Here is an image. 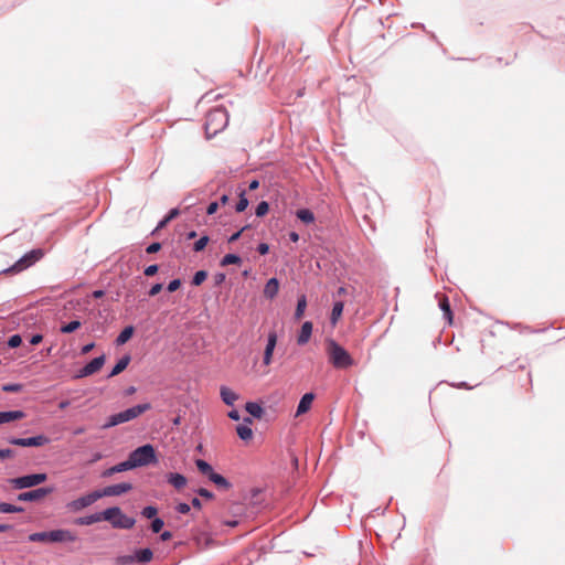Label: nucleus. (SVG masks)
Wrapping results in <instances>:
<instances>
[{"label": "nucleus", "instance_id": "nucleus-1", "mask_svg": "<svg viewBox=\"0 0 565 565\" xmlns=\"http://www.w3.org/2000/svg\"><path fill=\"white\" fill-rule=\"evenodd\" d=\"M327 353L329 362L335 369H348L354 364L350 353L332 339L327 342Z\"/></svg>", "mask_w": 565, "mask_h": 565}, {"label": "nucleus", "instance_id": "nucleus-2", "mask_svg": "<svg viewBox=\"0 0 565 565\" xmlns=\"http://www.w3.org/2000/svg\"><path fill=\"white\" fill-rule=\"evenodd\" d=\"M228 124V116L225 109L214 108L207 113L205 119V132L210 138L222 131Z\"/></svg>", "mask_w": 565, "mask_h": 565}, {"label": "nucleus", "instance_id": "nucleus-3", "mask_svg": "<svg viewBox=\"0 0 565 565\" xmlns=\"http://www.w3.org/2000/svg\"><path fill=\"white\" fill-rule=\"evenodd\" d=\"M128 460L132 469L154 463L157 462L156 450L150 444L140 446L130 452Z\"/></svg>", "mask_w": 565, "mask_h": 565}, {"label": "nucleus", "instance_id": "nucleus-4", "mask_svg": "<svg viewBox=\"0 0 565 565\" xmlns=\"http://www.w3.org/2000/svg\"><path fill=\"white\" fill-rule=\"evenodd\" d=\"M151 405L149 403H145L130 407L124 412L114 414L109 417L108 423L104 425V428H109L122 423L130 422L140 416L141 414H143L145 412L149 411Z\"/></svg>", "mask_w": 565, "mask_h": 565}, {"label": "nucleus", "instance_id": "nucleus-5", "mask_svg": "<svg viewBox=\"0 0 565 565\" xmlns=\"http://www.w3.org/2000/svg\"><path fill=\"white\" fill-rule=\"evenodd\" d=\"M104 512L109 513V519H104V521L110 522L113 527L115 529H126L129 530L135 525V519L127 516L122 513V511L118 507H113L104 510Z\"/></svg>", "mask_w": 565, "mask_h": 565}, {"label": "nucleus", "instance_id": "nucleus-6", "mask_svg": "<svg viewBox=\"0 0 565 565\" xmlns=\"http://www.w3.org/2000/svg\"><path fill=\"white\" fill-rule=\"evenodd\" d=\"M43 256L42 249H33L30 253L25 254L21 259H19L12 267L7 269V273H17L21 271L29 266L33 265L35 262L41 259Z\"/></svg>", "mask_w": 565, "mask_h": 565}, {"label": "nucleus", "instance_id": "nucleus-7", "mask_svg": "<svg viewBox=\"0 0 565 565\" xmlns=\"http://www.w3.org/2000/svg\"><path fill=\"white\" fill-rule=\"evenodd\" d=\"M99 499H102L100 492H99V490H96V491L87 493L83 497H79L76 500L68 502L67 508L71 511L77 512V511H81V510L92 505Z\"/></svg>", "mask_w": 565, "mask_h": 565}, {"label": "nucleus", "instance_id": "nucleus-8", "mask_svg": "<svg viewBox=\"0 0 565 565\" xmlns=\"http://www.w3.org/2000/svg\"><path fill=\"white\" fill-rule=\"evenodd\" d=\"M45 473L28 475L11 480V483L15 489H24L35 487L46 480Z\"/></svg>", "mask_w": 565, "mask_h": 565}, {"label": "nucleus", "instance_id": "nucleus-9", "mask_svg": "<svg viewBox=\"0 0 565 565\" xmlns=\"http://www.w3.org/2000/svg\"><path fill=\"white\" fill-rule=\"evenodd\" d=\"M50 439L44 435H39L29 438H11L9 443L11 445L20 446V447H41L46 445Z\"/></svg>", "mask_w": 565, "mask_h": 565}, {"label": "nucleus", "instance_id": "nucleus-10", "mask_svg": "<svg viewBox=\"0 0 565 565\" xmlns=\"http://www.w3.org/2000/svg\"><path fill=\"white\" fill-rule=\"evenodd\" d=\"M132 489V484L129 482H121L117 484L107 486L99 490L102 498L104 497H118L129 492Z\"/></svg>", "mask_w": 565, "mask_h": 565}, {"label": "nucleus", "instance_id": "nucleus-11", "mask_svg": "<svg viewBox=\"0 0 565 565\" xmlns=\"http://www.w3.org/2000/svg\"><path fill=\"white\" fill-rule=\"evenodd\" d=\"M105 360V355L93 359L78 372L76 377H86L97 373L104 366Z\"/></svg>", "mask_w": 565, "mask_h": 565}, {"label": "nucleus", "instance_id": "nucleus-12", "mask_svg": "<svg viewBox=\"0 0 565 565\" xmlns=\"http://www.w3.org/2000/svg\"><path fill=\"white\" fill-rule=\"evenodd\" d=\"M276 344H277V334L275 331H270L268 333L267 344H266V348L264 351V358H263V363L265 365H269L271 363L273 353H274Z\"/></svg>", "mask_w": 565, "mask_h": 565}, {"label": "nucleus", "instance_id": "nucleus-13", "mask_svg": "<svg viewBox=\"0 0 565 565\" xmlns=\"http://www.w3.org/2000/svg\"><path fill=\"white\" fill-rule=\"evenodd\" d=\"M50 493V489L39 488L18 495L19 501H39Z\"/></svg>", "mask_w": 565, "mask_h": 565}, {"label": "nucleus", "instance_id": "nucleus-14", "mask_svg": "<svg viewBox=\"0 0 565 565\" xmlns=\"http://www.w3.org/2000/svg\"><path fill=\"white\" fill-rule=\"evenodd\" d=\"M50 542H74L76 535L68 530H53L49 532Z\"/></svg>", "mask_w": 565, "mask_h": 565}, {"label": "nucleus", "instance_id": "nucleus-15", "mask_svg": "<svg viewBox=\"0 0 565 565\" xmlns=\"http://www.w3.org/2000/svg\"><path fill=\"white\" fill-rule=\"evenodd\" d=\"M109 513L107 512H98L86 516L77 518L74 523L77 525H90L100 521H104V519H109Z\"/></svg>", "mask_w": 565, "mask_h": 565}, {"label": "nucleus", "instance_id": "nucleus-16", "mask_svg": "<svg viewBox=\"0 0 565 565\" xmlns=\"http://www.w3.org/2000/svg\"><path fill=\"white\" fill-rule=\"evenodd\" d=\"M313 399H315L313 393H306L301 397V399L298 404L296 416H300V415L307 413L311 408Z\"/></svg>", "mask_w": 565, "mask_h": 565}, {"label": "nucleus", "instance_id": "nucleus-17", "mask_svg": "<svg viewBox=\"0 0 565 565\" xmlns=\"http://www.w3.org/2000/svg\"><path fill=\"white\" fill-rule=\"evenodd\" d=\"M25 417L22 411L0 412V425L19 420Z\"/></svg>", "mask_w": 565, "mask_h": 565}, {"label": "nucleus", "instance_id": "nucleus-18", "mask_svg": "<svg viewBox=\"0 0 565 565\" xmlns=\"http://www.w3.org/2000/svg\"><path fill=\"white\" fill-rule=\"evenodd\" d=\"M279 291V281L277 278H270L264 288V296L268 299H274Z\"/></svg>", "mask_w": 565, "mask_h": 565}, {"label": "nucleus", "instance_id": "nucleus-19", "mask_svg": "<svg viewBox=\"0 0 565 565\" xmlns=\"http://www.w3.org/2000/svg\"><path fill=\"white\" fill-rule=\"evenodd\" d=\"M311 333H312V323L310 321H306L301 326L300 333L297 338V343L299 345H303V344L308 343V341L311 338Z\"/></svg>", "mask_w": 565, "mask_h": 565}, {"label": "nucleus", "instance_id": "nucleus-20", "mask_svg": "<svg viewBox=\"0 0 565 565\" xmlns=\"http://www.w3.org/2000/svg\"><path fill=\"white\" fill-rule=\"evenodd\" d=\"M244 422L246 424H242L236 427V433L241 439L250 440L253 437V430L247 424H252V419L247 417Z\"/></svg>", "mask_w": 565, "mask_h": 565}, {"label": "nucleus", "instance_id": "nucleus-21", "mask_svg": "<svg viewBox=\"0 0 565 565\" xmlns=\"http://www.w3.org/2000/svg\"><path fill=\"white\" fill-rule=\"evenodd\" d=\"M221 398L226 405H234L238 399V395L227 386H222L220 390Z\"/></svg>", "mask_w": 565, "mask_h": 565}, {"label": "nucleus", "instance_id": "nucleus-22", "mask_svg": "<svg viewBox=\"0 0 565 565\" xmlns=\"http://www.w3.org/2000/svg\"><path fill=\"white\" fill-rule=\"evenodd\" d=\"M439 308L444 312L445 319L448 321L449 324L452 323V311L450 309V303L448 300V297L445 295L439 296Z\"/></svg>", "mask_w": 565, "mask_h": 565}, {"label": "nucleus", "instance_id": "nucleus-23", "mask_svg": "<svg viewBox=\"0 0 565 565\" xmlns=\"http://www.w3.org/2000/svg\"><path fill=\"white\" fill-rule=\"evenodd\" d=\"M168 482L175 489L180 490L186 486V478L180 473H169L167 476Z\"/></svg>", "mask_w": 565, "mask_h": 565}, {"label": "nucleus", "instance_id": "nucleus-24", "mask_svg": "<svg viewBox=\"0 0 565 565\" xmlns=\"http://www.w3.org/2000/svg\"><path fill=\"white\" fill-rule=\"evenodd\" d=\"M130 356L129 355H125L122 356L117 363L116 365L113 367L110 374H109V377H113V376H116L118 374H120L122 371H125L127 369V366L129 365L130 363Z\"/></svg>", "mask_w": 565, "mask_h": 565}, {"label": "nucleus", "instance_id": "nucleus-25", "mask_svg": "<svg viewBox=\"0 0 565 565\" xmlns=\"http://www.w3.org/2000/svg\"><path fill=\"white\" fill-rule=\"evenodd\" d=\"M152 557L153 553L150 548H142L135 552V558L137 563H149L152 559Z\"/></svg>", "mask_w": 565, "mask_h": 565}, {"label": "nucleus", "instance_id": "nucleus-26", "mask_svg": "<svg viewBox=\"0 0 565 565\" xmlns=\"http://www.w3.org/2000/svg\"><path fill=\"white\" fill-rule=\"evenodd\" d=\"M209 479L218 488L223 490H228L231 488V483L220 473L212 472Z\"/></svg>", "mask_w": 565, "mask_h": 565}, {"label": "nucleus", "instance_id": "nucleus-27", "mask_svg": "<svg viewBox=\"0 0 565 565\" xmlns=\"http://www.w3.org/2000/svg\"><path fill=\"white\" fill-rule=\"evenodd\" d=\"M130 469H132V468H131L129 460L127 459L126 461L120 462V463L107 469L103 475L105 477H109L114 473L122 472V471L130 470Z\"/></svg>", "mask_w": 565, "mask_h": 565}, {"label": "nucleus", "instance_id": "nucleus-28", "mask_svg": "<svg viewBox=\"0 0 565 565\" xmlns=\"http://www.w3.org/2000/svg\"><path fill=\"white\" fill-rule=\"evenodd\" d=\"M296 215L305 224H311L315 222V214L308 209L298 210Z\"/></svg>", "mask_w": 565, "mask_h": 565}, {"label": "nucleus", "instance_id": "nucleus-29", "mask_svg": "<svg viewBox=\"0 0 565 565\" xmlns=\"http://www.w3.org/2000/svg\"><path fill=\"white\" fill-rule=\"evenodd\" d=\"M343 307H344V305H343L342 301L334 302L332 311H331V318H330L331 319V323L333 326L337 324V322L341 318L342 312H343Z\"/></svg>", "mask_w": 565, "mask_h": 565}, {"label": "nucleus", "instance_id": "nucleus-30", "mask_svg": "<svg viewBox=\"0 0 565 565\" xmlns=\"http://www.w3.org/2000/svg\"><path fill=\"white\" fill-rule=\"evenodd\" d=\"M245 409L254 417L260 418L263 416V408L259 404L254 402L246 403Z\"/></svg>", "mask_w": 565, "mask_h": 565}, {"label": "nucleus", "instance_id": "nucleus-31", "mask_svg": "<svg viewBox=\"0 0 565 565\" xmlns=\"http://www.w3.org/2000/svg\"><path fill=\"white\" fill-rule=\"evenodd\" d=\"M134 334V328L131 326L126 327L117 337L116 343L118 345L125 344Z\"/></svg>", "mask_w": 565, "mask_h": 565}, {"label": "nucleus", "instance_id": "nucleus-32", "mask_svg": "<svg viewBox=\"0 0 565 565\" xmlns=\"http://www.w3.org/2000/svg\"><path fill=\"white\" fill-rule=\"evenodd\" d=\"M195 465H196L198 470L207 477H210L211 473L214 471L212 466L203 459H198L195 461Z\"/></svg>", "mask_w": 565, "mask_h": 565}, {"label": "nucleus", "instance_id": "nucleus-33", "mask_svg": "<svg viewBox=\"0 0 565 565\" xmlns=\"http://www.w3.org/2000/svg\"><path fill=\"white\" fill-rule=\"evenodd\" d=\"M307 308V299L306 296H300L297 302L296 311H295V318L300 319L303 316V312Z\"/></svg>", "mask_w": 565, "mask_h": 565}, {"label": "nucleus", "instance_id": "nucleus-34", "mask_svg": "<svg viewBox=\"0 0 565 565\" xmlns=\"http://www.w3.org/2000/svg\"><path fill=\"white\" fill-rule=\"evenodd\" d=\"M30 542H50L49 532H36L29 535Z\"/></svg>", "mask_w": 565, "mask_h": 565}, {"label": "nucleus", "instance_id": "nucleus-35", "mask_svg": "<svg viewBox=\"0 0 565 565\" xmlns=\"http://www.w3.org/2000/svg\"><path fill=\"white\" fill-rule=\"evenodd\" d=\"M22 511L23 509L21 507H17L6 502L0 503V513H17Z\"/></svg>", "mask_w": 565, "mask_h": 565}, {"label": "nucleus", "instance_id": "nucleus-36", "mask_svg": "<svg viewBox=\"0 0 565 565\" xmlns=\"http://www.w3.org/2000/svg\"><path fill=\"white\" fill-rule=\"evenodd\" d=\"M239 263H241V257L235 255V254H227L221 260V265L222 266H227V265H232V264H239Z\"/></svg>", "mask_w": 565, "mask_h": 565}, {"label": "nucleus", "instance_id": "nucleus-37", "mask_svg": "<svg viewBox=\"0 0 565 565\" xmlns=\"http://www.w3.org/2000/svg\"><path fill=\"white\" fill-rule=\"evenodd\" d=\"M81 327V322L78 320L71 321L70 323L63 326L61 331L63 333H72L76 331Z\"/></svg>", "mask_w": 565, "mask_h": 565}, {"label": "nucleus", "instance_id": "nucleus-38", "mask_svg": "<svg viewBox=\"0 0 565 565\" xmlns=\"http://www.w3.org/2000/svg\"><path fill=\"white\" fill-rule=\"evenodd\" d=\"M248 206V200L245 196V192L242 191L239 194V200L235 206L236 212H243Z\"/></svg>", "mask_w": 565, "mask_h": 565}, {"label": "nucleus", "instance_id": "nucleus-39", "mask_svg": "<svg viewBox=\"0 0 565 565\" xmlns=\"http://www.w3.org/2000/svg\"><path fill=\"white\" fill-rule=\"evenodd\" d=\"M268 211H269V204L266 201H262L260 203H258L255 214L258 217H262V216H265L268 213Z\"/></svg>", "mask_w": 565, "mask_h": 565}, {"label": "nucleus", "instance_id": "nucleus-40", "mask_svg": "<svg viewBox=\"0 0 565 565\" xmlns=\"http://www.w3.org/2000/svg\"><path fill=\"white\" fill-rule=\"evenodd\" d=\"M207 277V273L205 270H199L195 273L192 279V284L194 286H200Z\"/></svg>", "mask_w": 565, "mask_h": 565}, {"label": "nucleus", "instance_id": "nucleus-41", "mask_svg": "<svg viewBox=\"0 0 565 565\" xmlns=\"http://www.w3.org/2000/svg\"><path fill=\"white\" fill-rule=\"evenodd\" d=\"M158 513V510L157 508L152 507V505H149V507H146L142 509L141 511V514L146 518V519H153Z\"/></svg>", "mask_w": 565, "mask_h": 565}, {"label": "nucleus", "instance_id": "nucleus-42", "mask_svg": "<svg viewBox=\"0 0 565 565\" xmlns=\"http://www.w3.org/2000/svg\"><path fill=\"white\" fill-rule=\"evenodd\" d=\"M117 564L119 565H128V564H131L134 562H136V558H135V554L132 555H121V556H118L117 559H116Z\"/></svg>", "mask_w": 565, "mask_h": 565}, {"label": "nucleus", "instance_id": "nucleus-43", "mask_svg": "<svg viewBox=\"0 0 565 565\" xmlns=\"http://www.w3.org/2000/svg\"><path fill=\"white\" fill-rule=\"evenodd\" d=\"M209 243V236H202L199 241L194 243L193 249L195 252H201L205 248Z\"/></svg>", "mask_w": 565, "mask_h": 565}, {"label": "nucleus", "instance_id": "nucleus-44", "mask_svg": "<svg viewBox=\"0 0 565 565\" xmlns=\"http://www.w3.org/2000/svg\"><path fill=\"white\" fill-rule=\"evenodd\" d=\"M164 523L161 519L154 518L153 521L151 522V530L153 533H159Z\"/></svg>", "mask_w": 565, "mask_h": 565}, {"label": "nucleus", "instance_id": "nucleus-45", "mask_svg": "<svg viewBox=\"0 0 565 565\" xmlns=\"http://www.w3.org/2000/svg\"><path fill=\"white\" fill-rule=\"evenodd\" d=\"M22 342V339L19 334L11 335L8 341V345L10 348H18Z\"/></svg>", "mask_w": 565, "mask_h": 565}, {"label": "nucleus", "instance_id": "nucleus-46", "mask_svg": "<svg viewBox=\"0 0 565 565\" xmlns=\"http://www.w3.org/2000/svg\"><path fill=\"white\" fill-rule=\"evenodd\" d=\"M180 286H181V280L173 279L169 282L167 289H168V291L173 292V291L178 290L180 288Z\"/></svg>", "mask_w": 565, "mask_h": 565}, {"label": "nucleus", "instance_id": "nucleus-47", "mask_svg": "<svg viewBox=\"0 0 565 565\" xmlns=\"http://www.w3.org/2000/svg\"><path fill=\"white\" fill-rule=\"evenodd\" d=\"M175 510L181 514H186L190 512V505L188 503H179Z\"/></svg>", "mask_w": 565, "mask_h": 565}, {"label": "nucleus", "instance_id": "nucleus-48", "mask_svg": "<svg viewBox=\"0 0 565 565\" xmlns=\"http://www.w3.org/2000/svg\"><path fill=\"white\" fill-rule=\"evenodd\" d=\"M160 249H161L160 243H152L147 247L146 252L148 254H154V253L159 252Z\"/></svg>", "mask_w": 565, "mask_h": 565}, {"label": "nucleus", "instance_id": "nucleus-49", "mask_svg": "<svg viewBox=\"0 0 565 565\" xmlns=\"http://www.w3.org/2000/svg\"><path fill=\"white\" fill-rule=\"evenodd\" d=\"M4 392H19L21 390L20 384H7L2 387Z\"/></svg>", "mask_w": 565, "mask_h": 565}, {"label": "nucleus", "instance_id": "nucleus-50", "mask_svg": "<svg viewBox=\"0 0 565 565\" xmlns=\"http://www.w3.org/2000/svg\"><path fill=\"white\" fill-rule=\"evenodd\" d=\"M158 271V265H150L145 269V275L150 277L156 275Z\"/></svg>", "mask_w": 565, "mask_h": 565}, {"label": "nucleus", "instance_id": "nucleus-51", "mask_svg": "<svg viewBox=\"0 0 565 565\" xmlns=\"http://www.w3.org/2000/svg\"><path fill=\"white\" fill-rule=\"evenodd\" d=\"M198 493H199L201 497H203V498H205V499H207V500H211V499H213V497H214V495H213V493H212L211 491H209V490H206V489H204V488L199 489V490H198Z\"/></svg>", "mask_w": 565, "mask_h": 565}, {"label": "nucleus", "instance_id": "nucleus-52", "mask_svg": "<svg viewBox=\"0 0 565 565\" xmlns=\"http://www.w3.org/2000/svg\"><path fill=\"white\" fill-rule=\"evenodd\" d=\"M161 289H162L161 284L153 285L149 290V296L153 297V296L158 295L161 291Z\"/></svg>", "mask_w": 565, "mask_h": 565}, {"label": "nucleus", "instance_id": "nucleus-53", "mask_svg": "<svg viewBox=\"0 0 565 565\" xmlns=\"http://www.w3.org/2000/svg\"><path fill=\"white\" fill-rule=\"evenodd\" d=\"M218 209V202H212L209 204L206 213L209 215L214 214Z\"/></svg>", "mask_w": 565, "mask_h": 565}, {"label": "nucleus", "instance_id": "nucleus-54", "mask_svg": "<svg viewBox=\"0 0 565 565\" xmlns=\"http://www.w3.org/2000/svg\"><path fill=\"white\" fill-rule=\"evenodd\" d=\"M13 456V451L11 449H0V459L11 458Z\"/></svg>", "mask_w": 565, "mask_h": 565}, {"label": "nucleus", "instance_id": "nucleus-55", "mask_svg": "<svg viewBox=\"0 0 565 565\" xmlns=\"http://www.w3.org/2000/svg\"><path fill=\"white\" fill-rule=\"evenodd\" d=\"M247 227H248V226H245V227H243L241 231H238V232L234 233V234L228 238V242H230V243H234V242H236V241L241 237L242 233H243Z\"/></svg>", "mask_w": 565, "mask_h": 565}, {"label": "nucleus", "instance_id": "nucleus-56", "mask_svg": "<svg viewBox=\"0 0 565 565\" xmlns=\"http://www.w3.org/2000/svg\"><path fill=\"white\" fill-rule=\"evenodd\" d=\"M257 250L260 255H266L269 250V246L266 243H262L258 245Z\"/></svg>", "mask_w": 565, "mask_h": 565}, {"label": "nucleus", "instance_id": "nucleus-57", "mask_svg": "<svg viewBox=\"0 0 565 565\" xmlns=\"http://www.w3.org/2000/svg\"><path fill=\"white\" fill-rule=\"evenodd\" d=\"M42 340H43V337L41 334H34V335L31 337L30 343L32 345H36V344L41 343Z\"/></svg>", "mask_w": 565, "mask_h": 565}, {"label": "nucleus", "instance_id": "nucleus-58", "mask_svg": "<svg viewBox=\"0 0 565 565\" xmlns=\"http://www.w3.org/2000/svg\"><path fill=\"white\" fill-rule=\"evenodd\" d=\"M171 537H172V533H171V532H169V531H164V532H162V533H161V535H160V540H161L162 542H167V541L171 540Z\"/></svg>", "mask_w": 565, "mask_h": 565}, {"label": "nucleus", "instance_id": "nucleus-59", "mask_svg": "<svg viewBox=\"0 0 565 565\" xmlns=\"http://www.w3.org/2000/svg\"><path fill=\"white\" fill-rule=\"evenodd\" d=\"M228 417L233 420H238L241 418L239 416V413L238 411L236 409H232L230 413H228Z\"/></svg>", "mask_w": 565, "mask_h": 565}, {"label": "nucleus", "instance_id": "nucleus-60", "mask_svg": "<svg viewBox=\"0 0 565 565\" xmlns=\"http://www.w3.org/2000/svg\"><path fill=\"white\" fill-rule=\"evenodd\" d=\"M178 215H179V210L178 209H172L167 214V216H169L171 220L175 218Z\"/></svg>", "mask_w": 565, "mask_h": 565}, {"label": "nucleus", "instance_id": "nucleus-61", "mask_svg": "<svg viewBox=\"0 0 565 565\" xmlns=\"http://www.w3.org/2000/svg\"><path fill=\"white\" fill-rule=\"evenodd\" d=\"M94 348V343H89V344H86L83 347L82 349V353L83 354H87L88 352H90V350Z\"/></svg>", "mask_w": 565, "mask_h": 565}, {"label": "nucleus", "instance_id": "nucleus-62", "mask_svg": "<svg viewBox=\"0 0 565 565\" xmlns=\"http://www.w3.org/2000/svg\"><path fill=\"white\" fill-rule=\"evenodd\" d=\"M258 186H259V182H258L257 180H253V181L249 183L248 189H249L250 191H254V190H256Z\"/></svg>", "mask_w": 565, "mask_h": 565}, {"label": "nucleus", "instance_id": "nucleus-63", "mask_svg": "<svg viewBox=\"0 0 565 565\" xmlns=\"http://www.w3.org/2000/svg\"><path fill=\"white\" fill-rule=\"evenodd\" d=\"M192 505L195 509H201L202 508L201 501L198 498H193L192 499Z\"/></svg>", "mask_w": 565, "mask_h": 565}, {"label": "nucleus", "instance_id": "nucleus-64", "mask_svg": "<svg viewBox=\"0 0 565 565\" xmlns=\"http://www.w3.org/2000/svg\"><path fill=\"white\" fill-rule=\"evenodd\" d=\"M289 238L294 242V243H297L299 241V235L296 233V232H291L289 233Z\"/></svg>", "mask_w": 565, "mask_h": 565}]
</instances>
